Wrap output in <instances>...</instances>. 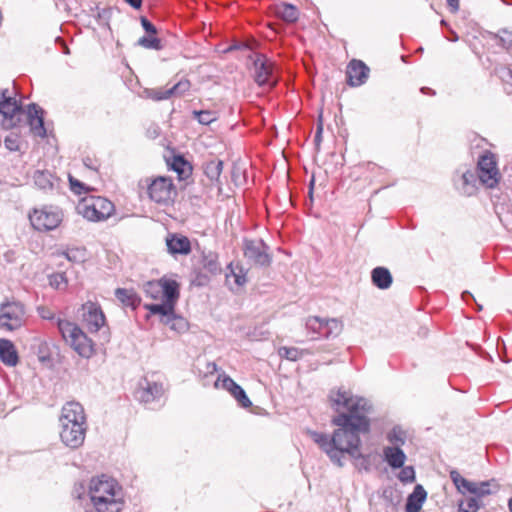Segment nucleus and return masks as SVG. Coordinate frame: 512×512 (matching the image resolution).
Instances as JSON below:
<instances>
[{
    "instance_id": "f257e3e1",
    "label": "nucleus",
    "mask_w": 512,
    "mask_h": 512,
    "mask_svg": "<svg viewBox=\"0 0 512 512\" xmlns=\"http://www.w3.org/2000/svg\"><path fill=\"white\" fill-rule=\"evenodd\" d=\"M330 400L338 413L332 418V424L338 428L334 430L331 437L319 432H310V436L330 460L341 467L344 454L354 458L362 457L360 435L370 430L368 414L371 405L365 398L342 389L331 392Z\"/></svg>"
},
{
    "instance_id": "f03ea898",
    "label": "nucleus",
    "mask_w": 512,
    "mask_h": 512,
    "mask_svg": "<svg viewBox=\"0 0 512 512\" xmlns=\"http://www.w3.org/2000/svg\"><path fill=\"white\" fill-rule=\"evenodd\" d=\"M60 439L71 448H79L85 440L87 431L86 414L83 406L75 401L64 404L59 416Z\"/></svg>"
},
{
    "instance_id": "7ed1b4c3",
    "label": "nucleus",
    "mask_w": 512,
    "mask_h": 512,
    "mask_svg": "<svg viewBox=\"0 0 512 512\" xmlns=\"http://www.w3.org/2000/svg\"><path fill=\"white\" fill-rule=\"evenodd\" d=\"M89 497L97 512H120L123 507L122 487L107 475L93 477L89 483Z\"/></svg>"
},
{
    "instance_id": "20e7f679",
    "label": "nucleus",
    "mask_w": 512,
    "mask_h": 512,
    "mask_svg": "<svg viewBox=\"0 0 512 512\" xmlns=\"http://www.w3.org/2000/svg\"><path fill=\"white\" fill-rule=\"evenodd\" d=\"M38 314L42 319L55 321L63 340L69 344L81 357L89 358L93 354V342L75 324L62 318H56L47 307H38Z\"/></svg>"
},
{
    "instance_id": "39448f33",
    "label": "nucleus",
    "mask_w": 512,
    "mask_h": 512,
    "mask_svg": "<svg viewBox=\"0 0 512 512\" xmlns=\"http://www.w3.org/2000/svg\"><path fill=\"white\" fill-rule=\"evenodd\" d=\"M78 214L92 222L107 220L114 213V204L107 198L100 196H87L77 204Z\"/></svg>"
},
{
    "instance_id": "423d86ee",
    "label": "nucleus",
    "mask_w": 512,
    "mask_h": 512,
    "mask_svg": "<svg viewBox=\"0 0 512 512\" xmlns=\"http://www.w3.org/2000/svg\"><path fill=\"white\" fill-rule=\"evenodd\" d=\"M27 321L26 308L21 302L12 301L0 306V328L14 331L25 325Z\"/></svg>"
},
{
    "instance_id": "0eeeda50",
    "label": "nucleus",
    "mask_w": 512,
    "mask_h": 512,
    "mask_svg": "<svg viewBox=\"0 0 512 512\" xmlns=\"http://www.w3.org/2000/svg\"><path fill=\"white\" fill-rule=\"evenodd\" d=\"M477 176L479 183L486 188H495L500 179L501 173L498 168L496 155L485 151L477 162Z\"/></svg>"
},
{
    "instance_id": "6e6552de",
    "label": "nucleus",
    "mask_w": 512,
    "mask_h": 512,
    "mask_svg": "<svg viewBox=\"0 0 512 512\" xmlns=\"http://www.w3.org/2000/svg\"><path fill=\"white\" fill-rule=\"evenodd\" d=\"M32 226L39 231L56 229L63 220L62 211L58 207L43 206L34 209L29 214Z\"/></svg>"
},
{
    "instance_id": "1a4fd4ad",
    "label": "nucleus",
    "mask_w": 512,
    "mask_h": 512,
    "mask_svg": "<svg viewBox=\"0 0 512 512\" xmlns=\"http://www.w3.org/2000/svg\"><path fill=\"white\" fill-rule=\"evenodd\" d=\"M244 257L253 265L269 266L271 256L268 253V246L260 239H244L243 241Z\"/></svg>"
},
{
    "instance_id": "9d476101",
    "label": "nucleus",
    "mask_w": 512,
    "mask_h": 512,
    "mask_svg": "<svg viewBox=\"0 0 512 512\" xmlns=\"http://www.w3.org/2000/svg\"><path fill=\"white\" fill-rule=\"evenodd\" d=\"M144 292L146 296L154 300H163L164 298L178 299L179 284L171 279L149 281L144 285Z\"/></svg>"
},
{
    "instance_id": "9b49d317",
    "label": "nucleus",
    "mask_w": 512,
    "mask_h": 512,
    "mask_svg": "<svg viewBox=\"0 0 512 512\" xmlns=\"http://www.w3.org/2000/svg\"><path fill=\"white\" fill-rule=\"evenodd\" d=\"M175 187L169 177L159 176L148 183V195L159 204H168L173 200Z\"/></svg>"
},
{
    "instance_id": "f8f14e48",
    "label": "nucleus",
    "mask_w": 512,
    "mask_h": 512,
    "mask_svg": "<svg viewBox=\"0 0 512 512\" xmlns=\"http://www.w3.org/2000/svg\"><path fill=\"white\" fill-rule=\"evenodd\" d=\"M255 81L265 88H272L277 83V77L274 74V64L266 56L258 54L254 60Z\"/></svg>"
},
{
    "instance_id": "ddd939ff",
    "label": "nucleus",
    "mask_w": 512,
    "mask_h": 512,
    "mask_svg": "<svg viewBox=\"0 0 512 512\" xmlns=\"http://www.w3.org/2000/svg\"><path fill=\"white\" fill-rule=\"evenodd\" d=\"M163 395V384L153 379H149L148 377H144L139 381L135 392L136 398L144 404H151L155 401H159Z\"/></svg>"
},
{
    "instance_id": "4468645a",
    "label": "nucleus",
    "mask_w": 512,
    "mask_h": 512,
    "mask_svg": "<svg viewBox=\"0 0 512 512\" xmlns=\"http://www.w3.org/2000/svg\"><path fill=\"white\" fill-rule=\"evenodd\" d=\"M81 311L82 322L90 332H97L105 325L106 318L99 304L88 301Z\"/></svg>"
},
{
    "instance_id": "2eb2a0df",
    "label": "nucleus",
    "mask_w": 512,
    "mask_h": 512,
    "mask_svg": "<svg viewBox=\"0 0 512 512\" xmlns=\"http://www.w3.org/2000/svg\"><path fill=\"white\" fill-rule=\"evenodd\" d=\"M450 478L456 486L457 490L462 493H470L472 495L484 496L490 493L489 482H472L460 475L456 470L450 472Z\"/></svg>"
},
{
    "instance_id": "dca6fc26",
    "label": "nucleus",
    "mask_w": 512,
    "mask_h": 512,
    "mask_svg": "<svg viewBox=\"0 0 512 512\" xmlns=\"http://www.w3.org/2000/svg\"><path fill=\"white\" fill-rule=\"evenodd\" d=\"M214 387L216 389H224L228 391L237 402L244 408H248L252 405L250 399L247 397L245 391L239 386L231 377L223 374L218 375L214 381Z\"/></svg>"
},
{
    "instance_id": "f3484780",
    "label": "nucleus",
    "mask_w": 512,
    "mask_h": 512,
    "mask_svg": "<svg viewBox=\"0 0 512 512\" xmlns=\"http://www.w3.org/2000/svg\"><path fill=\"white\" fill-rule=\"evenodd\" d=\"M190 88V82L182 79L170 88L146 89V97L154 101L169 99L172 96H181Z\"/></svg>"
},
{
    "instance_id": "a211bd4d",
    "label": "nucleus",
    "mask_w": 512,
    "mask_h": 512,
    "mask_svg": "<svg viewBox=\"0 0 512 512\" xmlns=\"http://www.w3.org/2000/svg\"><path fill=\"white\" fill-rule=\"evenodd\" d=\"M178 299L164 298L159 304H145L144 308L151 314H158L161 316V321L164 324H170L176 319L175 304Z\"/></svg>"
},
{
    "instance_id": "6ab92c4d",
    "label": "nucleus",
    "mask_w": 512,
    "mask_h": 512,
    "mask_svg": "<svg viewBox=\"0 0 512 512\" xmlns=\"http://www.w3.org/2000/svg\"><path fill=\"white\" fill-rule=\"evenodd\" d=\"M456 189L466 196L473 195L477 190L478 176L471 170L458 174L453 179Z\"/></svg>"
},
{
    "instance_id": "aec40b11",
    "label": "nucleus",
    "mask_w": 512,
    "mask_h": 512,
    "mask_svg": "<svg viewBox=\"0 0 512 512\" xmlns=\"http://www.w3.org/2000/svg\"><path fill=\"white\" fill-rule=\"evenodd\" d=\"M347 78L350 86H360L366 82L369 68L361 60H352L347 66Z\"/></svg>"
},
{
    "instance_id": "412c9836",
    "label": "nucleus",
    "mask_w": 512,
    "mask_h": 512,
    "mask_svg": "<svg viewBox=\"0 0 512 512\" xmlns=\"http://www.w3.org/2000/svg\"><path fill=\"white\" fill-rule=\"evenodd\" d=\"M43 110L36 104L28 106L27 116L33 135L44 138L46 136V129L44 127Z\"/></svg>"
},
{
    "instance_id": "4be33fe9",
    "label": "nucleus",
    "mask_w": 512,
    "mask_h": 512,
    "mask_svg": "<svg viewBox=\"0 0 512 512\" xmlns=\"http://www.w3.org/2000/svg\"><path fill=\"white\" fill-rule=\"evenodd\" d=\"M168 252L175 255H188L191 252V243L186 236L172 234L166 238Z\"/></svg>"
},
{
    "instance_id": "5701e85b",
    "label": "nucleus",
    "mask_w": 512,
    "mask_h": 512,
    "mask_svg": "<svg viewBox=\"0 0 512 512\" xmlns=\"http://www.w3.org/2000/svg\"><path fill=\"white\" fill-rule=\"evenodd\" d=\"M21 109L17 100L9 93L8 89L0 91V113L5 118L12 119Z\"/></svg>"
},
{
    "instance_id": "b1692460",
    "label": "nucleus",
    "mask_w": 512,
    "mask_h": 512,
    "mask_svg": "<svg viewBox=\"0 0 512 512\" xmlns=\"http://www.w3.org/2000/svg\"><path fill=\"white\" fill-rule=\"evenodd\" d=\"M0 360L9 367H14L18 364V351L12 341L0 339Z\"/></svg>"
},
{
    "instance_id": "393cba45",
    "label": "nucleus",
    "mask_w": 512,
    "mask_h": 512,
    "mask_svg": "<svg viewBox=\"0 0 512 512\" xmlns=\"http://www.w3.org/2000/svg\"><path fill=\"white\" fill-rule=\"evenodd\" d=\"M427 493L421 485H417L414 491L408 496L405 510L406 512H419L425 502Z\"/></svg>"
},
{
    "instance_id": "a878e982",
    "label": "nucleus",
    "mask_w": 512,
    "mask_h": 512,
    "mask_svg": "<svg viewBox=\"0 0 512 512\" xmlns=\"http://www.w3.org/2000/svg\"><path fill=\"white\" fill-rule=\"evenodd\" d=\"M373 284L382 290L388 289L392 284V275L385 267H376L371 272Z\"/></svg>"
},
{
    "instance_id": "bb28decb",
    "label": "nucleus",
    "mask_w": 512,
    "mask_h": 512,
    "mask_svg": "<svg viewBox=\"0 0 512 512\" xmlns=\"http://www.w3.org/2000/svg\"><path fill=\"white\" fill-rule=\"evenodd\" d=\"M385 461L392 468H401L406 460V455L400 447H385L383 450Z\"/></svg>"
},
{
    "instance_id": "cd10ccee",
    "label": "nucleus",
    "mask_w": 512,
    "mask_h": 512,
    "mask_svg": "<svg viewBox=\"0 0 512 512\" xmlns=\"http://www.w3.org/2000/svg\"><path fill=\"white\" fill-rule=\"evenodd\" d=\"M115 296L123 306L130 307L133 310L139 306L141 301L132 289L118 288L115 291Z\"/></svg>"
},
{
    "instance_id": "c85d7f7f",
    "label": "nucleus",
    "mask_w": 512,
    "mask_h": 512,
    "mask_svg": "<svg viewBox=\"0 0 512 512\" xmlns=\"http://www.w3.org/2000/svg\"><path fill=\"white\" fill-rule=\"evenodd\" d=\"M227 269L229 271L228 273H226V281L228 283H230V280L233 279L236 286L240 287L247 282V271L239 263L234 264L233 262H231L228 265Z\"/></svg>"
},
{
    "instance_id": "c756f323",
    "label": "nucleus",
    "mask_w": 512,
    "mask_h": 512,
    "mask_svg": "<svg viewBox=\"0 0 512 512\" xmlns=\"http://www.w3.org/2000/svg\"><path fill=\"white\" fill-rule=\"evenodd\" d=\"M35 185L42 190H50L56 177L48 170H36L33 175Z\"/></svg>"
},
{
    "instance_id": "7c9ffc66",
    "label": "nucleus",
    "mask_w": 512,
    "mask_h": 512,
    "mask_svg": "<svg viewBox=\"0 0 512 512\" xmlns=\"http://www.w3.org/2000/svg\"><path fill=\"white\" fill-rule=\"evenodd\" d=\"M275 13L286 22H295L299 17L298 9L294 5L285 2L276 5Z\"/></svg>"
},
{
    "instance_id": "2f4dec72",
    "label": "nucleus",
    "mask_w": 512,
    "mask_h": 512,
    "mask_svg": "<svg viewBox=\"0 0 512 512\" xmlns=\"http://www.w3.org/2000/svg\"><path fill=\"white\" fill-rule=\"evenodd\" d=\"M201 265L205 271L212 275H216L221 271V267L218 261V255L213 252L202 254Z\"/></svg>"
},
{
    "instance_id": "473e14b6",
    "label": "nucleus",
    "mask_w": 512,
    "mask_h": 512,
    "mask_svg": "<svg viewBox=\"0 0 512 512\" xmlns=\"http://www.w3.org/2000/svg\"><path fill=\"white\" fill-rule=\"evenodd\" d=\"M222 171L223 161L219 159L210 160L204 166V173L211 181L219 182Z\"/></svg>"
},
{
    "instance_id": "72a5a7b5",
    "label": "nucleus",
    "mask_w": 512,
    "mask_h": 512,
    "mask_svg": "<svg viewBox=\"0 0 512 512\" xmlns=\"http://www.w3.org/2000/svg\"><path fill=\"white\" fill-rule=\"evenodd\" d=\"M171 168L178 173L180 178H185L190 174L191 167L182 156H175L171 163Z\"/></svg>"
},
{
    "instance_id": "f704fd0d",
    "label": "nucleus",
    "mask_w": 512,
    "mask_h": 512,
    "mask_svg": "<svg viewBox=\"0 0 512 512\" xmlns=\"http://www.w3.org/2000/svg\"><path fill=\"white\" fill-rule=\"evenodd\" d=\"M479 497L477 495L465 497L459 503V512H477L479 509Z\"/></svg>"
},
{
    "instance_id": "c9c22d12",
    "label": "nucleus",
    "mask_w": 512,
    "mask_h": 512,
    "mask_svg": "<svg viewBox=\"0 0 512 512\" xmlns=\"http://www.w3.org/2000/svg\"><path fill=\"white\" fill-rule=\"evenodd\" d=\"M137 44L146 49L161 50L163 48L162 41L155 35H147L141 37Z\"/></svg>"
},
{
    "instance_id": "e433bc0d",
    "label": "nucleus",
    "mask_w": 512,
    "mask_h": 512,
    "mask_svg": "<svg viewBox=\"0 0 512 512\" xmlns=\"http://www.w3.org/2000/svg\"><path fill=\"white\" fill-rule=\"evenodd\" d=\"M326 326V319H321L319 317H310L306 321V327L308 330H311L314 333H317L321 336L324 335V329Z\"/></svg>"
},
{
    "instance_id": "4c0bfd02",
    "label": "nucleus",
    "mask_w": 512,
    "mask_h": 512,
    "mask_svg": "<svg viewBox=\"0 0 512 512\" xmlns=\"http://www.w3.org/2000/svg\"><path fill=\"white\" fill-rule=\"evenodd\" d=\"M195 118L199 123L203 125H209L210 123L218 119V113L210 110L194 111Z\"/></svg>"
},
{
    "instance_id": "58836bf2",
    "label": "nucleus",
    "mask_w": 512,
    "mask_h": 512,
    "mask_svg": "<svg viewBox=\"0 0 512 512\" xmlns=\"http://www.w3.org/2000/svg\"><path fill=\"white\" fill-rule=\"evenodd\" d=\"M389 442L394 444V447H399L405 443L406 434L400 427H394L387 435Z\"/></svg>"
},
{
    "instance_id": "ea45409f",
    "label": "nucleus",
    "mask_w": 512,
    "mask_h": 512,
    "mask_svg": "<svg viewBox=\"0 0 512 512\" xmlns=\"http://www.w3.org/2000/svg\"><path fill=\"white\" fill-rule=\"evenodd\" d=\"M279 355L290 361H297L301 358L302 352L295 347H281L278 350Z\"/></svg>"
},
{
    "instance_id": "a19ab883",
    "label": "nucleus",
    "mask_w": 512,
    "mask_h": 512,
    "mask_svg": "<svg viewBox=\"0 0 512 512\" xmlns=\"http://www.w3.org/2000/svg\"><path fill=\"white\" fill-rule=\"evenodd\" d=\"M342 324L337 319H326V326L324 329V337L331 335H338L341 332Z\"/></svg>"
},
{
    "instance_id": "79ce46f5",
    "label": "nucleus",
    "mask_w": 512,
    "mask_h": 512,
    "mask_svg": "<svg viewBox=\"0 0 512 512\" xmlns=\"http://www.w3.org/2000/svg\"><path fill=\"white\" fill-rule=\"evenodd\" d=\"M64 255L71 262H83L86 252L84 248H72L64 252Z\"/></svg>"
},
{
    "instance_id": "37998d69",
    "label": "nucleus",
    "mask_w": 512,
    "mask_h": 512,
    "mask_svg": "<svg viewBox=\"0 0 512 512\" xmlns=\"http://www.w3.org/2000/svg\"><path fill=\"white\" fill-rule=\"evenodd\" d=\"M398 479L403 483H411L415 480V471L412 466L401 467Z\"/></svg>"
},
{
    "instance_id": "c03bdc74",
    "label": "nucleus",
    "mask_w": 512,
    "mask_h": 512,
    "mask_svg": "<svg viewBox=\"0 0 512 512\" xmlns=\"http://www.w3.org/2000/svg\"><path fill=\"white\" fill-rule=\"evenodd\" d=\"M494 37L499 38V41L503 47L507 49L512 47V31L503 29L499 32L498 35H494Z\"/></svg>"
},
{
    "instance_id": "a18cd8bd",
    "label": "nucleus",
    "mask_w": 512,
    "mask_h": 512,
    "mask_svg": "<svg viewBox=\"0 0 512 512\" xmlns=\"http://www.w3.org/2000/svg\"><path fill=\"white\" fill-rule=\"evenodd\" d=\"M496 73L504 83L512 87V69L510 67L501 66L496 69Z\"/></svg>"
},
{
    "instance_id": "49530a36",
    "label": "nucleus",
    "mask_w": 512,
    "mask_h": 512,
    "mask_svg": "<svg viewBox=\"0 0 512 512\" xmlns=\"http://www.w3.org/2000/svg\"><path fill=\"white\" fill-rule=\"evenodd\" d=\"M69 182L71 190L76 194L86 193L91 190V188L71 176L69 177Z\"/></svg>"
},
{
    "instance_id": "de8ad7c7",
    "label": "nucleus",
    "mask_w": 512,
    "mask_h": 512,
    "mask_svg": "<svg viewBox=\"0 0 512 512\" xmlns=\"http://www.w3.org/2000/svg\"><path fill=\"white\" fill-rule=\"evenodd\" d=\"M141 25L148 35H155L157 29L147 18L141 17Z\"/></svg>"
},
{
    "instance_id": "09e8293b",
    "label": "nucleus",
    "mask_w": 512,
    "mask_h": 512,
    "mask_svg": "<svg viewBox=\"0 0 512 512\" xmlns=\"http://www.w3.org/2000/svg\"><path fill=\"white\" fill-rule=\"evenodd\" d=\"M217 372V365L214 362H206L204 378L207 379L208 375H213Z\"/></svg>"
},
{
    "instance_id": "8fccbe9b",
    "label": "nucleus",
    "mask_w": 512,
    "mask_h": 512,
    "mask_svg": "<svg viewBox=\"0 0 512 512\" xmlns=\"http://www.w3.org/2000/svg\"><path fill=\"white\" fill-rule=\"evenodd\" d=\"M217 372V365L214 362H206L204 378L207 379L208 375H213Z\"/></svg>"
},
{
    "instance_id": "3c124183",
    "label": "nucleus",
    "mask_w": 512,
    "mask_h": 512,
    "mask_svg": "<svg viewBox=\"0 0 512 512\" xmlns=\"http://www.w3.org/2000/svg\"><path fill=\"white\" fill-rule=\"evenodd\" d=\"M168 325L170 326L171 329H177V330H182L186 327V323L180 317L179 318L176 317V319Z\"/></svg>"
},
{
    "instance_id": "603ef678",
    "label": "nucleus",
    "mask_w": 512,
    "mask_h": 512,
    "mask_svg": "<svg viewBox=\"0 0 512 512\" xmlns=\"http://www.w3.org/2000/svg\"><path fill=\"white\" fill-rule=\"evenodd\" d=\"M448 7L455 13L459 9V0H447Z\"/></svg>"
},
{
    "instance_id": "864d4df0",
    "label": "nucleus",
    "mask_w": 512,
    "mask_h": 512,
    "mask_svg": "<svg viewBox=\"0 0 512 512\" xmlns=\"http://www.w3.org/2000/svg\"><path fill=\"white\" fill-rule=\"evenodd\" d=\"M5 144L9 150H16L15 141L12 140L11 138L7 137L5 139Z\"/></svg>"
},
{
    "instance_id": "5fc2aeb1",
    "label": "nucleus",
    "mask_w": 512,
    "mask_h": 512,
    "mask_svg": "<svg viewBox=\"0 0 512 512\" xmlns=\"http://www.w3.org/2000/svg\"><path fill=\"white\" fill-rule=\"evenodd\" d=\"M130 6H132L135 9H138L141 7L142 0H125Z\"/></svg>"
},
{
    "instance_id": "6e6d98bb",
    "label": "nucleus",
    "mask_w": 512,
    "mask_h": 512,
    "mask_svg": "<svg viewBox=\"0 0 512 512\" xmlns=\"http://www.w3.org/2000/svg\"><path fill=\"white\" fill-rule=\"evenodd\" d=\"M323 127L322 124H319L316 130L315 134V142L319 143L321 141V135H322Z\"/></svg>"
},
{
    "instance_id": "4d7b16f0",
    "label": "nucleus",
    "mask_w": 512,
    "mask_h": 512,
    "mask_svg": "<svg viewBox=\"0 0 512 512\" xmlns=\"http://www.w3.org/2000/svg\"><path fill=\"white\" fill-rule=\"evenodd\" d=\"M466 296H471L472 297V295L468 291L463 292L462 298L465 299Z\"/></svg>"
},
{
    "instance_id": "13d9d810",
    "label": "nucleus",
    "mask_w": 512,
    "mask_h": 512,
    "mask_svg": "<svg viewBox=\"0 0 512 512\" xmlns=\"http://www.w3.org/2000/svg\"><path fill=\"white\" fill-rule=\"evenodd\" d=\"M427 91H430V89L426 87L421 88L422 93H426Z\"/></svg>"
},
{
    "instance_id": "bf43d9fd",
    "label": "nucleus",
    "mask_w": 512,
    "mask_h": 512,
    "mask_svg": "<svg viewBox=\"0 0 512 512\" xmlns=\"http://www.w3.org/2000/svg\"><path fill=\"white\" fill-rule=\"evenodd\" d=\"M451 40H452V41H457V40H458V36H457V35L452 36V39H451Z\"/></svg>"
},
{
    "instance_id": "052dcab7",
    "label": "nucleus",
    "mask_w": 512,
    "mask_h": 512,
    "mask_svg": "<svg viewBox=\"0 0 512 512\" xmlns=\"http://www.w3.org/2000/svg\"><path fill=\"white\" fill-rule=\"evenodd\" d=\"M509 508H510V510H511V512H512V498H511V500L509 501Z\"/></svg>"
},
{
    "instance_id": "680f3d73",
    "label": "nucleus",
    "mask_w": 512,
    "mask_h": 512,
    "mask_svg": "<svg viewBox=\"0 0 512 512\" xmlns=\"http://www.w3.org/2000/svg\"><path fill=\"white\" fill-rule=\"evenodd\" d=\"M84 163L86 166H88V168H91L90 162L85 161Z\"/></svg>"
},
{
    "instance_id": "e2e57ef3",
    "label": "nucleus",
    "mask_w": 512,
    "mask_h": 512,
    "mask_svg": "<svg viewBox=\"0 0 512 512\" xmlns=\"http://www.w3.org/2000/svg\"><path fill=\"white\" fill-rule=\"evenodd\" d=\"M84 163L86 166H88V168H91L90 162L85 161Z\"/></svg>"
},
{
    "instance_id": "0e129e2a",
    "label": "nucleus",
    "mask_w": 512,
    "mask_h": 512,
    "mask_svg": "<svg viewBox=\"0 0 512 512\" xmlns=\"http://www.w3.org/2000/svg\"><path fill=\"white\" fill-rule=\"evenodd\" d=\"M84 163L86 166H88V168H91L90 162L85 161Z\"/></svg>"
},
{
    "instance_id": "69168bd1",
    "label": "nucleus",
    "mask_w": 512,
    "mask_h": 512,
    "mask_svg": "<svg viewBox=\"0 0 512 512\" xmlns=\"http://www.w3.org/2000/svg\"><path fill=\"white\" fill-rule=\"evenodd\" d=\"M478 310H482V305L476 303Z\"/></svg>"
},
{
    "instance_id": "338daca9",
    "label": "nucleus",
    "mask_w": 512,
    "mask_h": 512,
    "mask_svg": "<svg viewBox=\"0 0 512 512\" xmlns=\"http://www.w3.org/2000/svg\"><path fill=\"white\" fill-rule=\"evenodd\" d=\"M57 278H60L61 280H63V279H64L62 275H57V276H55V279H57Z\"/></svg>"
},
{
    "instance_id": "774afa93",
    "label": "nucleus",
    "mask_w": 512,
    "mask_h": 512,
    "mask_svg": "<svg viewBox=\"0 0 512 512\" xmlns=\"http://www.w3.org/2000/svg\"><path fill=\"white\" fill-rule=\"evenodd\" d=\"M506 91H507V93H508V94H511V93H512V90H510V89H508V88H506Z\"/></svg>"
}]
</instances>
